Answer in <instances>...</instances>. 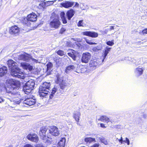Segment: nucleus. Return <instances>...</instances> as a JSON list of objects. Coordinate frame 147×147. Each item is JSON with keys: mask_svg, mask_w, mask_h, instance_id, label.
Here are the masks:
<instances>
[{"mask_svg": "<svg viewBox=\"0 0 147 147\" xmlns=\"http://www.w3.org/2000/svg\"><path fill=\"white\" fill-rule=\"evenodd\" d=\"M50 83L44 82L42 86L40 87L39 90V94L40 97H45L49 95L50 99H52L57 92L58 89L57 88H53L50 94L49 91L50 90Z\"/></svg>", "mask_w": 147, "mask_h": 147, "instance_id": "obj_1", "label": "nucleus"}, {"mask_svg": "<svg viewBox=\"0 0 147 147\" xmlns=\"http://www.w3.org/2000/svg\"><path fill=\"white\" fill-rule=\"evenodd\" d=\"M10 74L12 76L18 78L24 79V74L22 71L17 66V63L13 61L12 65Z\"/></svg>", "mask_w": 147, "mask_h": 147, "instance_id": "obj_2", "label": "nucleus"}, {"mask_svg": "<svg viewBox=\"0 0 147 147\" xmlns=\"http://www.w3.org/2000/svg\"><path fill=\"white\" fill-rule=\"evenodd\" d=\"M15 102L17 104H20L21 102L26 104L29 106H31L34 105L36 102L35 100L33 99L32 98H27L24 100H23L15 99L14 100Z\"/></svg>", "mask_w": 147, "mask_h": 147, "instance_id": "obj_3", "label": "nucleus"}, {"mask_svg": "<svg viewBox=\"0 0 147 147\" xmlns=\"http://www.w3.org/2000/svg\"><path fill=\"white\" fill-rule=\"evenodd\" d=\"M51 20L49 24L50 27L55 29L58 28L61 25V22L58 16L57 15L54 18L51 17Z\"/></svg>", "mask_w": 147, "mask_h": 147, "instance_id": "obj_4", "label": "nucleus"}, {"mask_svg": "<svg viewBox=\"0 0 147 147\" xmlns=\"http://www.w3.org/2000/svg\"><path fill=\"white\" fill-rule=\"evenodd\" d=\"M18 58L19 59L23 60L28 62H32L33 63H38L39 62L38 60L32 57L29 54H22L19 56Z\"/></svg>", "mask_w": 147, "mask_h": 147, "instance_id": "obj_5", "label": "nucleus"}, {"mask_svg": "<svg viewBox=\"0 0 147 147\" xmlns=\"http://www.w3.org/2000/svg\"><path fill=\"white\" fill-rule=\"evenodd\" d=\"M104 61L102 58H98L97 59L92 60L90 64V69L92 70H94L96 69L97 67L100 64Z\"/></svg>", "mask_w": 147, "mask_h": 147, "instance_id": "obj_6", "label": "nucleus"}, {"mask_svg": "<svg viewBox=\"0 0 147 147\" xmlns=\"http://www.w3.org/2000/svg\"><path fill=\"white\" fill-rule=\"evenodd\" d=\"M7 81L11 86V89L13 90L18 89L20 86V82L18 81L9 79Z\"/></svg>", "mask_w": 147, "mask_h": 147, "instance_id": "obj_7", "label": "nucleus"}, {"mask_svg": "<svg viewBox=\"0 0 147 147\" xmlns=\"http://www.w3.org/2000/svg\"><path fill=\"white\" fill-rule=\"evenodd\" d=\"M47 128L45 127H43L40 128L39 131V134L41 138L45 141H47L48 140V138L49 137L48 136H46V132L47 130Z\"/></svg>", "mask_w": 147, "mask_h": 147, "instance_id": "obj_8", "label": "nucleus"}, {"mask_svg": "<svg viewBox=\"0 0 147 147\" xmlns=\"http://www.w3.org/2000/svg\"><path fill=\"white\" fill-rule=\"evenodd\" d=\"M91 57V54L90 53L88 52L83 53L82 55L81 59L82 62L85 63H88Z\"/></svg>", "mask_w": 147, "mask_h": 147, "instance_id": "obj_9", "label": "nucleus"}, {"mask_svg": "<svg viewBox=\"0 0 147 147\" xmlns=\"http://www.w3.org/2000/svg\"><path fill=\"white\" fill-rule=\"evenodd\" d=\"M27 138L31 141L37 142L39 140L38 136L35 133L30 134L27 136Z\"/></svg>", "mask_w": 147, "mask_h": 147, "instance_id": "obj_10", "label": "nucleus"}, {"mask_svg": "<svg viewBox=\"0 0 147 147\" xmlns=\"http://www.w3.org/2000/svg\"><path fill=\"white\" fill-rule=\"evenodd\" d=\"M49 131L51 134L54 136H58L60 133L59 129L55 126H52Z\"/></svg>", "mask_w": 147, "mask_h": 147, "instance_id": "obj_11", "label": "nucleus"}, {"mask_svg": "<svg viewBox=\"0 0 147 147\" xmlns=\"http://www.w3.org/2000/svg\"><path fill=\"white\" fill-rule=\"evenodd\" d=\"M82 34L86 36H88L92 38H96L98 36V34L94 32L85 31L83 32Z\"/></svg>", "mask_w": 147, "mask_h": 147, "instance_id": "obj_12", "label": "nucleus"}, {"mask_svg": "<svg viewBox=\"0 0 147 147\" xmlns=\"http://www.w3.org/2000/svg\"><path fill=\"white\" fill-rule=\"evenodd\" d=\"M74 3L72 1H64L61 3V5L65 8H68L72 6Z\"/></svg>", "mask_w": 147, "mask_h": 147, "instance_id": "obj_13", "label": "nucleus"}, {"mask_svg": "<svg viewBox=\"0 0 147 147\" xmlns=\"http://www.w3.org/2000/svg\"><path fill=\"white\" fill-rule=\"evenodd\" d=\"M20 31V28L16 26H11L9 30L10 33L11 34H18Z\"/></svg>", "mask_w": 147, "mask_h": 147, "instance_id": "obj_14", "label": "nucleus"}, {"mask_svg": "<svg viewBox=\"0 0 147 147\" xmlns=\"http://www.w3.org/2000/svg\"><path fill=\"white\" fill-rule=\"evenodd\" d=\"M28 20L31 22H34L37 20V16L34 13H32L28 15L27 16Z\"/></svg>", "mask_w": 147, "mask_h": 147, "instance_id": "obj_15", "label": "nucleus"}, {"mask_svg": "<svg viewBox=\"0 0 147 147\" xmlns=\"http://www.w3.org/2000/svg\"><path fill=\"white\" fill-rule=\"evenodd\" d=\"M144 70V69L143 67L139 66L135 69V74L137 76H140L142 74Z\"/></svg>", "mask_w": 147, "mask_h": 147, "instance_id": "obj_16", "label": "nucleus"}, {"mask_svg": "<svg viewBox=\"0 0 147 147\" xmlns=\"http://www.w3.org/2000/svg\"><path fill=\"white\" fill-rule=\"evenodd\" d=\"M57 81L58 82V83H59L61 89L62 90L64 89L66 85V82L63 80L60 79L58 77H57Z\"/></svg>", "mask_w": 147, "mask_h": 147, "instance_id": "obj_17", "label": "nucleus"}, {"mask_svg": "<svg viewBox=\"0 0 147 147\" xmlns=\"http://www.w3.org/2000/svg\"><path fill=\"white\" fill-rule=\"evenodd\" d=\"M33 88L29 86L26 83L23 87V90L26 94H28L31 92Z\"/></svg>", "mask_w": 147, "mask_h": 147, "instance_id": "obj_18", "label": "nucleus"}, {"mask_svg": "<svg viewBox=\"0 0 147 147\" xmlns=\"http://www.w3.org/2000/svg\"><path fill=\"white\" fill-rule=\"evenodd\" d=\"M21 66L24 69H28L31 70L32 69V66L28 63H21Z\"/></svg>", "mask_w": 147, "mask_h": 147, "instance_id": "obj_19", "label": "nucleus"}, {"mask_svg": "<svg viewBox=\"0 0 147 147\" xmlns=\"http://www.w3.org/2000/svg\"><path fill=\"white\" fill-rule=\"evenodd\" d=\"M75 13V11L72 9L68 11L66 14L68 20H70L71 18L74 16Z\"/></svg>", "mask_w": 147, "mask_h": 147, "instance_id": "obj_20", "label": "nucleus"}, {"mask_svg": "<svg viewBox=\"0 0 147 147\" xmlns=\"http://www.w3.org/2000/svg\"><path fill=\"white\" fill-rule=\"evenodd\" d=\"M7 68L5 66H3L0 68V77H2L7 72Z\"/></svg>", "mask_w": 147, "mask_h": 147, "instance_id": "obj_21", "label": "nucleus"}, {"mask_svg": "<svg viewBox=\"0 0 147 147\" xmlns=\"http://www.w3.org/2000/svg\"><path fill=\"white\" fill-rule=\"evenodd\" d=\"M81 115L80 113L79 112L76 111L74 113L73 117L75 119L76 121L78 122L80 120V118Z\"/></svg>", "mask_w": 147, "mask_h": 147, "instance_id": "obj_22", "label": "nucleus"}, {"mask_svg": "<svg viewBox=\"0 0 147 147\" xmlns=\"http://www.w3.org/2000/svg\"><path fill=\"white\" fill-rule=\"evenodd\" d=\"M65 141L66 139L65 138H62L58 143V147H64Z\"/></svg>", "mask_w": 147, "mask_h": 147, "instance_id": "obj_23", "label": "nucleus"}, {"mask_svg": "<svg viewBox=\"0 0 147 147\" xmlns=\"http://www.w3.org/2000/svg\"><path fill=\"white\" fill-rule=\"evenodd\" d=\"M98 120L103 122L105 121L107 123H108L110 121V120L109 118L107 116L105 115L101 116L100 118L98 119Z\"/></svg>", "mask_w": 147, "mask_h": 147, "instance_id": "obj_24", "label": "nucleus"}, {"mask_svg": "<svg viewBox=\"0 0 147 147\" xmlns=\"http://www.w3.org/2000/svg\"><path fill=\"white\" fill-rule=\"evenodd\" d=\"M71 52L68 53L67 54L69 56L71 57L74 60H76V52L74 50L72 49L70 50Z\"/></svg>", "mask_w": 147, "mask_h": 147, "instance_id": "obj_25", "label": "nucleus"}, {"mask_svg": "<svg viewBox=\"0 0 147 147\" xmlns=\"http://www.w3.org/2000/svg\"><path fill=\"white\" fill-rule=\"evenodd\" d=\"M111 49V48L109 47L108 46L106 47H105V52H104V54L103 56H102V59L104 60L105 59L106 56L107 55V54L110 51Z\"/></svg>", "mask_w": 147, "mask_h": 147, "instance_id": "obj_26", "label": "nucleus"}, {"mask_svg": "<svg viewBox=\"0 0 147 147\" xmlns=\"http://www.w3.org/2000/svg\"><path fill=\"white\" fill-rule=\"evenodd\" d=\"M84 141L86 143H91L92 142H96L95 139L94 138L89 137L86 138L84 139Z\"/></svg>", "mask_w": 147, "mask_h": 147, "instance_id": "obj_27", "label": "nucleus"}, {"mask_svg": "<svg viewBox=\"0 0 147 147\" xmlns=\"http://www.w3.org/2000/svg\"><path fill=\"white\" fill-rule=\"evenodd\" d=\"M75 67L74 65H70L66 67L65 70V72L66 74H68L69 71L75 69Z\"/></svg>", "mask_w": 147, "mask_h": 147, "instance_id": "obj_28", "label": "nucleus"}, {"mask_svg": "<svg viewBox=\"0 0 147 147\" xmlns=\"http://www.w3.org/2000/svg\"><path fill=\"white\" fill-rule=\"evenodd\" d=\"M96 137L97 139H98L99 140H100L101 142L104 143L105 144L107 145L108 144V142L105 138L103 137H99L97 136H96Z\"/></svg>", "mask_w": 147, "mask_h": 147, "instance_id": "obj_29", "label": "nucleus"}, {"mask_svg": "<svg viewBox=\"0 0 147 147\" xmlns=\"http://www.w3.org/2000/svg\"><path fill=\"white\" fill-rule=\"evenodd\" d=\"M27 85H28L30 87L33 88L35 85V83L33 80H31L28 81L26 83Z\"/></svg>", "mask_w": 147, "mask_h": 147, "instance_id": "obj_30", "label": "nucleus"}, {"mask_svg": "<svg viewBox=\"0 0 147 147\" xmlns=\"http://www.w3.org/2000/svg\"><path fill=\"white\" fill-rule=\"evenodd\" d=\"M56 63L57 65L59 66L62 65L63 64L62 60L60 58L56 60Z\"/></svg>", "mask_w": 147, "mask_h": 147, "instance_id": "obj_31", "label": "nucleus"}, {"mask_svg": "<svg viewBox=\"0 0 147 147\" xmlns=\"http://www.w3.org/2000/svg\"><path fill=\"white\" fill-rule=\"evenodd\" d=\"M29 21L28 20V19L27 17V18H24V20L22 21V23L24 24L26 26H28L30 25Z\"/></svg>", "mask_w": 147, "mask_h": 147, "instance_id": "obj_32", "label": "nucleus"}, {"mask_svg": "<svg viewBox=\"0 0 147 147\" xmlns=\"http://www.w3.org/2000/svg\"><path fill=\"white\" fill-rule=\"evenodd\" d=\"M102 47L101 45L98 46L96 47H94L92 49V50L95 51L96 52L97 51L100 50L102 48Z\"/></svg>", "mask_w": 147, "mask_h": 147, "instance_id": "obj_33", "label": "nucleus"}, {"mask_svg": "<svg viewBox=\"0 0 147 147\" xmlns=\"http://www.w3.org/2000/svg\"><path fill=\"white\" fill-rule=\"evenodd\" d=\"M55 1H47L45 2V3L46 6H48L50 5H51L53 4L54 2H55Z\"/></svg>", "mask_w": 147, "mask_h": 147, "instance_id": "obj_34", "label": "nucleus"}, {"mask_svg": "<svg viewBox=\"0 0 147 147\" xmlns=\"http://www.w3.org/2000/svg\"><path fill=\"white\" fill-rule=\"evenodd\" d=\"M13 61L12 60H9L7 61V64L9 69L11 68L12 65L13 63Z\"/></svg>", "mask_w": 147, "mask_h": 147, "instance_id": "obj_35", "label": "nucleus"}, {"mask_svg": "<svg viewBox=\"0 0 147 147\" xmlns=\"http://www.w3.org/2000/svg\"><path fill=\"white\" fill-rule=\"evenodd\" d=\"M46 7L45 3H43L39 4L38 6V8L39 9H44Z\"/></svg>", "mask_w": 147, "mask_h": 147, "instance_id": "obj_36", "label": "nucleus"}, {"mask_svg": "<svg viewBox=\"0 0 147 147\" xmlns=\"http://www.w3.org/2000/svg\"><path fill=\"white\" fill-rule=\"evenodd\" d=\"M85 41L87 43L90 45L96 44V43L95 42H91V40H89L86 39H85Z\"/></svg>", "mask_w": 147, "mask_h": 147, "instance_id": "obj_37", "label": "nucleus"}, {"mask_svg": "<svg viewBox=\"0 0 147 147\" xmlns=\"http://www.w3.org/2000/svg\"><path fill=\"white\" fill-rule=\"evenodd\" d=\"M57 53L58 55L61 56H62L65 55L64 52L61 50H59L57 51Z\"/></svg>", "mask_w": 147, "mask_h": 147, "instance_id": "obj_38", "label": "nucleus"}, {"mask_svg": "<svg viewBox=\"0 0 147 147\" xmlns=\"http://www.w3.org/2000/svg\"><path fill=\"white\" fill-rule=\"evenodd\" d=\"M106 44L107 45L111 46L114 44V43L113 40L111 41H109L106 42Z\"/></svg>", "mask_w": 147, "mask_h": 147, "instance_id": "obj_39", "label": "nucleus"}, {"mask_svg": "<svg viewBox=\"0 0 147 147\" xmlns=\"http://www.w3.org/2000/svg\"><path fill=\"white\" fill-rule=\"evenodd\" d=\"M140 33L141 34H142L143 35H145L147 34V28L144 29L142 31V32H140Z\"/></svg>", "mask_w": 147, "mask_h": 147, "instance_id": "obj_40", "label": "nucleus"}, {"mask_svg": "<svg viewBox=\"0 0 147 147\" xmlns=\"http://www.w3.org/2000/svg\"><path fill=\"white\" fill-rule=\"evenodd\" d=\"M123 142L126 143L127 145H129L130 144L129 140L127 138H125V140H123Z\"/></svg>", "mask_w": 147, "mask_h": 147, "instance_id": "obj_41", "label": "nucleus"}, {"mask_svg": "<svg viewBox=\"0 0 147 147\" xmlns=\"http://www.w3.org/2000/svg\"><path fill=\"white\" fill-rule=\"evenodd\" d=\"M78 26H83V21H80L78 23Z\"/></svg>", "mask_w": 147, "mask_h": 147, "instance_id": "obj_42", "label": "nucleus"}, {"mask_svg": "<svg viewBox=\"0 0 147 147\" xmlns=\"http://www.w3.org/2000/svg\"><path fill=\"white\" fill-rule=\"evenodd\" d=\"M60 17L61 19L65 18V13L64 12H61L60 13Z\"/></svg>", "mask_w": 147, "mask_h": 147, "instance_id": "obj_43", "label": "nucleus"}, {"mask_svg": "<svg viewBox=\"0 0 147 147\" xmlns=\"http://www.w3.org/2000/svg\"><path fill=\"white\" fill-rule=\"evenodd\" d=\"M61 20L63 24H66L67 23V22L65 17L62 19Z\"/></svg>", "mask_w": 147, "mask_h": 147, "instance_id": "obj_44", "label": "nucleus"}, {"mask_svg": "<svg viewBox=\"0 0 147 147\" xmlns=\"http://www.w3.org/2000/svg\"><path fill=\"white\" fill-rule=\"evenodd\" d=\"M52 66V64L51 63H50L47 65V69H49L50 67H51Z\"/></svg>", "mask_w": 147, "mask_h": 147, "instance_id": "obj_45", "label": "nucleus"}, {"mask_svg": "<svg viewBox=\"0 0 147 147\" xmlns=\"http://www.w3.org/2000/svg\"><path fill=\"white\" fill-rule=\"evenodd\" d=\"M99 144L98 143H96L93 145L91 147H98Z\"/></svg>", "mask_w": 147, "mask_h": 147, "instance_id": "obj_46", "label": "nucleus"}, {"mask_svg": "<svg viewBox=\"0 0 147 147\" xmlns=\"http://www.w3.org/2000/svg\"><path fill=\"white\" fill-rule=\"evenodd\" d=\"M24 147H33V146L30 144H27L25 145Z\"/></svg>", "mask_w": 147, "mask_h": 147, "instance_id": "obj_47", "label": "nucleus"}, {"mask_svg": "<svg viewBox=\"0 0 147 147\" xmlns=\"http://www.w3.org/2000/svg\"><path fill=\"white\" fill-rule=\"evenodd\" d=\"M116 140H118V141L121 143V144H122L123 142V140H121L120 139H118V138H117Z\"/></svg>", "mask_w": 147, "mask_h": 147, "instance_id": "obj_48", "label": "nucleus"}, {"mask_svg": "<svg viewBox=\"0 0 147 147\" xmlns=\"http://www.w3.org/2000/svg\"><path fill=\"white\" fill-rule=\"evenodd\" d=\"M100 126L102 128H105L106 127L105 126V125L102 123H100Z\"/></svg>", "mask_w": 147, "mask_h": 147, "instance_id": "obj_49", "label": "nucleus"}, {"mask_svg": "<svg viewBox=\"0 0 147 147\" xmlns=\"http://www.w3.org/2000/svg\"><path fill=\"white\" fill-rule=\"evenodd\" d=\"M36 147H43V146H42V145L39 144H37L36 145Z\"/></svg>", "mask_w": 147, "mask_h": 147, "instance_id": "obj_50", "label": "nucleus"}, {"mask_svg": "<svg viewBox=\"0 0 147 147\" xmlns=\"http://www.w3.org/2000/svg\"><path fill=\"white\" fill-rule=\"evenodd\" d=\"M142 117L144 118H146L147 117V115L145 114H144L142 115Z\"/></svg>", "mask_w": 147, "mask_h": 147, "instance_id": "obj_51", "label": "nucleus"}, {"mask_svg": "<svg viewBox=\"0 0 147 147\" xmlns=\"http://www.w3.org/2000/svg\"><path fill=\"white\" fill-rule=\"evenodd\" d=\"M110 27V30H111L114 29V26H111Z\"/></svg>", "mask_w": 147, "mask_h": 147, "instance_id": "obj_52", "label": "nucleus"}, {"mask_svg": "<svg viewBox=\"0 0 147 147\" xmlns=\"http://www.w3.org/2000/svg\"><path fill=\"white\" fill-rule=\"evenodd\" d=\"M4 100L2 98L0 97V103L2 102Z\"/></svg>", "mask_w": 147, "mask_h": 147, "instance_id": "obj_53", "label": "nucleus"}, {"mask_svg": "<svg viewBox=\"0 0 147 147\" xmlns=\"http://www.w3.org/2000/svg\"><path fill=\"white\" fill-rule=\"evenodd\" d=\"M84 5L83 4H82L80 5V7H81V8L83 10H85V9L84 8H83L82 7H81V5Z\"/></svg>", "mask_w": 147, "mask_h": 147, "instance_id": "obj_54", "label": "nucleus"}, {"mask_svg": "<svg viewBox=\"0 0 147 147\" xmlns=\"http://www.w3.org/2000/svg\"><path fill=\"white\" fill-rule=\"evenodd\" d=\"M61 30L62 31H63L64 32V31H65V29L64 28H63L61 29Z\"/></svg>", "mask_w": 147, "mask_h": 147, "instance_id": "obj_55", "label": "nucleus"}, {"mask_svg": "<svg viewBox=\"0 0 147 147\" xmlns=\"http://www.w3.org/2000/svg\"><path fill=\"white\" fill-rule=\"evenodd\" d=\"M39 1L41 2H43L45 1L46 0H38Z\"/></svg>", "mask_w": 147, "mask_h": 147, "instance_id": "obj_56", "label": "nucleus"}, {"mask_svg": "<svg viewBox=\"0 0 147 147\" xmlns=\"http://www.w3.org/2000/svg\"><path fill=\"white\" fill-rule=\"evenodd\" d=\"M78 5H79V4L78 3H76V5H75V6H78Z\"/></svg>", "mask_w": 147, "mask_h": 147, "instance_id": "obj_57", "label": "nucleus"}, {"mask_svg": "<svg viewBox=\"0 0 147 147\" xmlns=\"http://www.w3.org/2000/svg\"><path fill=\"white\" fill-rule=\"evenodd\" d=\"M105 33H107V30H105Z\"/></svg>", "mask_w": 147, "mask_h": 147, "instance_id": "obj_58", "label": "nucleus"}, {"mask_svg": "<svg viewBox=\"0 0 147 147\" xmlns=\"http://www.w3.org/2000/svg\"><path fill=\"white\" fill-rule=\"evenodd\" d=\"M120 139L121 140H123V138L122 136H121Z\"/></svg>", "mask_w": 147, "mask_h": 147, "instance_id": "obj_59", "label": "nucleus"}]
</instances>
